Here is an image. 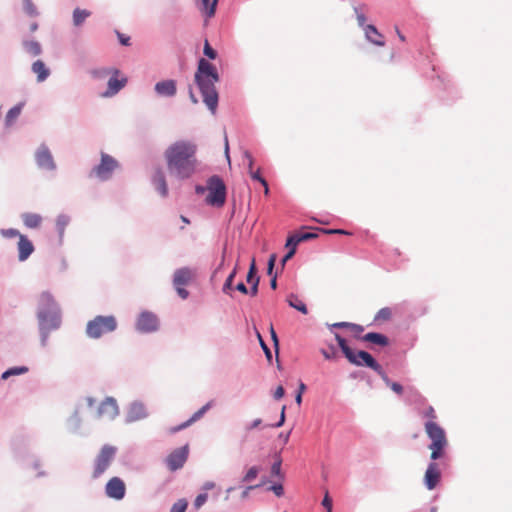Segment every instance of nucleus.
Listing matches in <instances>:
<instances>
[{
    "label": "nucleus",
    "instance_id": "f257e3e1",
    "mask_svg": "<svg viewBox=\"0 0 512 512\" xmlns=\"http://www.w3.org/2000/svg\"><path fill=\"white\" fill-rule=\"evenodd\" d=\"M197 145L190 140H178L167 147L164 158L171 177L177 180L191 178L198 165Z\"/></svg>",
    "mask_w": 512,
    "mask_h": 512
},
{
    "label": "nucleus",
    "instance_id": "f03ea898",
    "mask_svg": "<svg viewBox=\"0 0 512 512\" xmlns=\"http://www.w3.org/2000/svg\"><path fill=\"white\" fill-rule=\"evenodd\" d=\"M36 317L40 344L45 348L48 345L50 333L58 330L62 323L60 307L50 292L44 291L39 295Z\"/></svg>",
    "mask_w": 512,
    "mask_h": 512
},
{
    "label": "nucleus",
    "instance_id": "7ed1b4c3",
    "mask_svg": "<svg viewBox=\"0 0 512 512\" xmlns=\"http://www.w3.org/2000/svg\"><path fill=\"white\" fill-rule=\"evenodd\" d=\"M219 80L220 76L217 68L207 59L200 58L194 75V81L202 95L203 102L212 114H215L218 106L219 96L215 84Z\"/></svg>",
    "mask_w": 512,
    "mask_h": 512
},
{
    "label": "nucleus",
    "instance_id": "20e7f679",
    "mask_svg": "<svg viewBox=\"0 0 512 512\" xmlns=\"http://www.w3.org/2000/svg\"><path fill=\"white\" fill-rule=\"evenodd\" d=\"M335 339L345 358L353 365L359 367H368L374 370L378 375L382 374L383 368L377 360L367 351L359 350L355 352L339 333H335Z\"/></svg>",
    "mask_w": 512,
    "mask_h": 512
},
{
    "label": "nucleus",
    "instance_id": "39448f33",
    "mask_svg": "<svg viewBox=\"0 0 512 512\" xmlns=\"http://www.w3.org/2000/svg\"><path fill=\"white\" fill-rule=\"evenodd\" d=\"M425 431L431 439L429 449L431 452V460L436 461L443 455V450L447 445L445 431L434 421H427L425 423Z\"/></svg>",
    "mask_w": 512,
    "mask_h": 512
},
{
    "label": "nucleus",
    "instance_id": "423d86ee",
    "mask_svg": "<svg viewBox=\"0 0 512 512\" xmlns=\"http://www.w3.org/2000/svg\"><path fill=\"white\" fill-rule=\"evenodd\" d=\"M116 328L117 321L113 315H99L87 323L86 334L89 338L98 339L106 333L115 331Z\"/></svg>",
    "mask_w": 512,
    "mask_h": 512
},
{
    "label": "nucleus",
    "instance_id": "0eeeda50",
    "mask_svg": "<svg viewBox=\"0 0 512 512\" xmlns=\"http://www.w3.org/2000/svg\"><path fill=\"white\" fill-rule=\"evenodd\" d=\"M208 195L206 203L213 207H222L226 201V186L222 178L213 175L207 180Z\"/></svg>",
    "mask_w": 512,
    "mask_h": 512
},
{
    "label": "nucleus",
    "instance_id": "6e6552de",
    "mask_svg": "<svg viewBox=\"0 0 512 512\" xmlns=\"http://www.w3.org/2000/svg\"><path fill=\"white\" fill-rule=\"evenodd\" d=\"M118 162L112 156L102 152L101 161L89 173L90 178H97L100 181H107L112 177L114 170L117 168Z\"/></svg>",
    "mask_w": 512,
    "mask_h": 512
},
{
    "label": "nucleus",
    "instance_id": "1a4fd4ad",
    "mask_svg": "<svg viewBox=\"0 0 512 512\" xmlns=\"http://www.w3.org/2000/svg\"><path fill=\"white\" fill-rule=\"evenodd\" d=\"M116 452L117 448L108 444L101 448L95 459V466L93 471L94 478H98L108 469L111 462L115 458Z\"/></svg>",
    "mask_w": 512,
    "mask_h": 512
},
{
    "label": "nucleus",
    "instance_id": "9d476101",
    "mask_svg": "<svg viewBox=\"0 0 512 512\" xmlns=\"http://www.w3.org/2000/svg\"><path fill=\"white\" fill-rule=\"evenodd\" d=\"M135 328L142 334L156 332L159 329L158 317L150 311H143L137 317Z\"/></svg>",
    "mask_w": 512,
    "mask_h": 512
},
{
    "label": "nucleus",
    "instance_id": "9b49d317",
    "mask_svg": "<svg viewBox=\"0 0 512 512\" xmlns=\"http://www.w3.org/2000/svg\"><path fill=\"white\" fill-rule=\"evenodd\" d=\"M35 161L41 170L54 171L57 168L52 153L45 144H41L36 150Z\"/></svg>",
    "mask_w": 512,
    "mask_h": 512
},
{
    "label": "nucleus",
    "instance_id": "f8f14e48",
    "mask_svg": "<svg viewBox=\"0 0 512 512\" xmlns=\"http://www.w3.org/2000/svg\"><path fill=\"white\" fill-rule=\"evenodd\" d=\"M188 458V446L177 448L166 458V464L171 471H176L183 467Z\"/></svg>",
    "mask_w": 512,
    "mask_h": 512
},
{
    "label": "nucleus",
    "instance_id": "ddd939ff",
    "mask_svg": "<svg viewBox=\"0 0 512 512\" xmlns=\"http://www.w3.org/2000/svg\"><path fill=\"white\" fill-rule=\"evenodd\" d=\"M125 492V483L119 477L111 478L106 484L105 493L109 498L121 500L124 498Z\"/></svg>",
    "mask_w": 512,
    "mask_h": 512
},
{
    "label": "nucleus",
    "instance_id": "4468645a",
    "mask_svg": "<svg viewBox=\"0 0 512 512\" xmlns=\"http://www.w3.org/2000/svg\"><path fill=\"white\" fill-rule=\"evenodd\" d=\"M148 416L145 405L140 401L132 402L127 409L126 419L127 423L142 420Z\"/></svg>",
    "mask_w": 512,
    "mask_h": 512
},
{
    "label": "nucleus",
    "instance_id": "2eb2a0df",
    "mask_svg": "<svg viewBox=\"0 0 512 512\" xmlns=\"http://www.w3.org/2000/svg\"><path fill=\"white\" fill-rule=\"evenodd\" d=\"M154 91L159 97L172 98L177 93V82L174 79L159 81L155 84Z\"/></svg>",
    "mask_w": 512,
    "mask_h": 512
},
{
    "label": "nucleus",
    "instance_id": "dca6fc26",
    "mask_svg": "<svg viewBox=\"0 0 512 512\" xmlns=\"http://www.w3.org/2000/svg\"><path fill=\"white\" fill-rule=\"evenodd\" d=\"M441 478V472L438 468V464L432 461L428 464L424 475V484L428 490H433L439 483Z\"/></svg>",
    "mask_w": 512,
    "mask_h": 512
},
{
    "label": "nucleus",
    "instance_id": "f3484780",
    "mask_svg": "<svg viewBox=\"0 0 512 512\" xmlns=\"http://www.w3.org/2000/svg\"><path fill=\"white\" fill-rule=\"evenodd\" d=\"M34 252L33 243L25 235H20L18 241V259L23 262Z\"/></svg>",
    "mask_w": 512,
    "mask_h": 512
},
{
    "label": "nucleus",
    "instance_id": "a211bd4d",
    "mask_svg": "<svg viewBox=\"0 0 512 512\" xmlns=\"http://www.w3.org/2000/svg\"><path fill=\"white\" fill-rule=\"evenodd\" d=\"M246 282L251 285L250 287V295L256 296L258 293V287L260 282V277L258 276V271L255 263V259H252V262L250 264L247 276H246Z\"/></svg>",
    "mask_w": 512,
    "mask_h": 512
},
{
    "label": "nucleus",
    "instance_id": "6ab92c4d",
    "mask_svg": "<svg viewBox=\"0 0 512 512\" xmlns=\"http://www.w3.org/2000/svg\"><path fill=\"white\" fill-rule=\"evenodd\" d=\"M119 413L117 402L112 397H107L98 408V415H107L110 418H114Z\"/></svg>",
    "mask_w": 512,
    "mask_h": 512
},
{
    "label": "nucleus",
    "instance_id": "aec40b11",
    "mask_svg": "<svg viewBox=\"0 0 512 512\" xmlns=\"http://www.w3.org/2000/svg\"><path fill=\"white\" fill-rule=\"evenodd\" d=\"M193 277L192 270L188 267H182L175 270L173 275V286H184L187 285Z\"/></svg>",
    "mask_w": 512,
    "mask_h": 512
},
{
    "label": "nucleus",
    "instance_id": "412c9836",
    "mask_svg": "<svg viewBox=\"0 0 512 512\" xmlns=\"http://www.w3.org/2000/svg\"><path fill=\"white\" fill-rule=\"evenodd\" d=\"M364 33L367 41H369L370 43L376 46L385 45L384 36L378 31V29L374 25L367 24L366 27H364Z\"/></svg>",
    "mask_w": 512,
    "mask_h": 512
},
{
    "label": "nucleus",
    "instance_id": "4be33fe9",
    "mask_svg": "<svg viewBox=\"0 0 512 512\" xmlns=\"http://www.w3.org/2000/svg\"><path fill=\"white\" fill-rule=\"evenodd\" d=\"M153 185L156 191L162 196L166 197L168 195V186L166 182V177L164 172L161 169H157L152 178Z\"/></svg>",
    "mask_w": 512,
    "mask_h": 512
},
{
    "label": "nucleus",
    "instance_id": "5701e85b",
    "mask_svg": "<svg viewBox=\"0 0 512 512\" xmlns=\"http://www.w3.org/2000/svg\"><path fill=\"white\" fill-rule=\"evenodd\" d=\"M126 82V78L119 80L116 76L110 77L107 83V90L102 95L104 97H112L116 95L125 86Z\"/></svg>",
    "mask_w": 512,
    "mask_h": 512
},
{
    "label": "nucleus",
    "instance_id": "b1692460",
    "mask_svg": "<svg viewBox=\"0 0 512 512\" xmlns=\"http://www.w3.org/2000/svg\"><path fill=\"white\" fill-rule=\"evenodd\" d=\"M360 339L365 342H369L382 347H385L389 344L388 337L378 332H369L364 336L360 337Z\"/></svg>",
    "mask_w": 512,
    "mask_h": 512
},
{
    "label": "nucleus",
    "instance_id": "393cba45",
    "mask_svg": "<svg viewBox=\"0 0 512 512\" xmlns=\"http://www.w3.org/2000/svg\"><path fill=\"white\" fill-rule=\"evenodd\" d=\"M31 70L37 75L38 82H44L50 75L49 68L46 67L42 60H36L33 62Z\"/></svg>",
    "mask_w": 512,
    "mask_h": 512
},
{
    "label": "nucleus",
    "instance_id": "a878e982",
    "mask_svg": "<svg viewBox=\"0 0 512 512\" xmlns=\"http://www.w3.org/2000/svg\"><path fill=\"white\" fill-rule=\"evenodd\" d=\"M90 15L91 12L86 9L75 8L72 14L73 25L81 26Z\"/></svg>",
    "mask_w": 512,
    "mask_h": 512
},
{
    "label": "nucleus",
    "instance_id": "bb28decb",
    "mask_svg": "<svg viewBox=\"0 0 512 512\" xmlns=\"http://www.w3.org/2000/svg\"><path fill=\"white\" fill-rule=\"evenodd\" d=\"M22 220L26 227L37 228L41 224L42 217L36 213H24L22 214Z\"/></svg>",
    "mask_w": 512,
    "mask_h": 512
},
{
    "label": "nucleus",
    "instance_id": "cd10ccee",
    "mask_svg": "<svg viewBox=\"0 0 512 512\" xmlns=\"http://www.w3.org/2000/svg\"><path fill=\"white\" fill-rule=\"evenodd\" d=\"M23 47L25 51L32 56H38L42 53V47L40 43L35 40H24Z\"/></svg>",
    "mask_w": 512,
    "mask_h": 512
},
{
    "label": "nucleus",
    "instance_id": "c85d7f7f",
    "mask_svg": "<svg viewBox=\"0 0 512 512\" xmlns=\"http://www.w3.org/2000/svg\"><path fill=\"white\" fill-rule=\"evenodd\" d=\"M288 305L303 314H307L308 310L304 302H302L297 295L290 294L287 298Z\"/></svg>",
    "mask_w": 512,
    "mask_h": 512
},
{
    "label": "nucleus",
    "instance_id": "c756f323",
    "mask_svg": "<svg viewBox=\"0 0 512 512\" xmlns=\"http://www.w3.org/2000/svg\"><path fill=\"white\" fill-rule=\"evenodd\" d=\"M23 103H19L12 107L6 114L5 123L6 126H10L21 114Z\"/></svg>",
    "mask_w": 512,
    "mask_h": 512
},
{
    "label": "nucleus",
    "instance_id": "7c9ffc66",
    "mask_svg": "<svg viewBox=\"0 0 512 512\" xmlns=\"http://www.w3.org/2000/svg\"><path fill=\"white\" fill-rule=\"evenodd\" d=\"M28 367L26 366H15L7 369L5 372L2 373L1 379L7 380L11 376H17L22 375L28 372Z\"/></svg>",
    "mask_w": 512,
    "mask_h": 512
},
{
    "label": "nucleus",
    "instance_id": "2f4dec72",
    "mask_svg": "<svg viewBox=\"0 0 512 512\" xmlns=\"http://www.w3.org/2000/svg\"><path fill=\"white\" fill-rule=\"evenodd\" d=\"M384 383L392 389L396 394L401 395L403 393V386L397 382H392L386 372L383 370L382 374L379 375Z\"/></svg>",
    "mask_w": 512,
    "mask_h": 512
},
{
    "label": "nucleus",
    "instance_id": "473e14b6",
    "mask_svg": "<svg viewBox=\"0 0 512 512\" xmlns=\"http://www.w3.org/2000/svg\"><path fill=\"white\" fill-rule=\"evenodd\" d=\"M70 222V217L66 214L58 215L56 219V229L59 233V236L62 237L65 231L66 226Z\"/></svg>",
    "mask_w": 512,
    "mask_h": 512
},
{
    "label": "nucleus",
    "instance_id": "72a5a7b5",
    "mask_svg": "<svg viewBox=\"0 0 512 512\" xmlns=\"http://www.w3.org/2000/svg\"><path fill=\"white\" fill-rule=\"evenodd\" d=\"M236 273H237V268L235 267L232 270V272L228 275V277L226 278V280L223 284V287H222V292L224 294L232 296L231 290L233 289V281L236 276Z\"/></svg>",
    "mask_w": 512,
    "mask_h": 512
},
{
    "label": "nucleus",
    "instance_id": "f704fd0d",
    "mask_svg": "<svg viewBox=\"0 0 512 512\" xmlns=\"http://www.w3.org/2000/svg\"><path fill=\"white\" fill-rule=\"evenodd\" d=\"M260 470H261V467H259V466L250 467L248 469V471L246 472V474L244 475V477L242 478V482H251L258 476Z\"/></svg>",
    "mask_w": 512,
    "mask_h": 512
},
{
    "label": "nucleus",
    "instance_id": "c9c22d12",
    "mask_svg": "<svg viewBox=\"0 0 512 512\" xmlns=\"http://www.w3.org/2000/svg\"><path fill=\"white\" fill-rule=\"evenodd\" d=\"M23 10L31 17L37 16L38 11L32 0H23Z\"/></svg>",
    "mask_w": 512,
    "mask_h": 512
},
{
    "label": "nucleus",
    "instance_id": "e433bc0d",
    "mask_svg": "<svg viewBox=\"0 0 512 512\" xmlns=\"http://www.w3.org/2000/svg\"><path fill=\"white\" fill-rule=\"evenodd\" d=\"M391 316H392L391 309L388 307H384V308H381L377 312V314L374 317V321H380V320L386 321V320H389L391 318Z\"/></svg>",
    "mask_w": 512,
    "mask_h": 512
},
{
    "label": "nucleus",
    "instance_id": "4c0bfd02",
    "mask_svg": "<svg viewBox=\"0 0 512 512\" xmlns=\"http://www.w3.org/2000/svg\"><path fill=\"white\" fill-rule=\"evenodd\" d=\"M213 401H209L191 416V421L196 422L212 407Z\"/></svg>",
    "mask_w": 512,
    "mask_h": 512
},
{
    "label": "nucleus",
    "instance_id": "58836bf2",
    "mask_svg": "<svg viewBox=\"0 0 512 512\" xmlns=\"http://www.w3.org/2000/svg\"><path fill=\"white\" fill-rule=\"evenodd\" d=\"M81 419L78 415V412L75 411L74 414L69 418L68 425L70 429L75 432L80 428Z\"/></svg>",
    "mask_w": 512,
    "mask_h": 512
},
{
    "label": "nucleus",
    "instance_id": "ea45409f",
    "mask_svg": "<svg viewBox=\"0 0 512 512\" xmlns=\"http://www.w3.org/2000/svg\"><path fill=\"white\" fill-rule=\"evenodd\" d=\"M203 53L211 60L216 59L218 55L217 51L211 47L207 39L204 41Z\"/></svg>",
    "mask_w": 512,
    "mask_h": 512
},
{
    "label": "nucleus",
    "instance_id": "a19ab883",
    "mask_svg": "<svg viewBox=\"0 0 512 512\" xmlns=\"http://www.w3.org/2000/svg\"><path fill=\"white\" fill-rule=\"evenodd\" d=\"M256 335H257V338L259 340V343H260V346L267 358V360L270 362L272 360V352L270 350V348L268 347V345L265 343V341L263 340L261 334L256 331Z\"/></svg>",
    "mask_w": 512,
    "mask_h": 512
},
{
    "label": "nucleus",
    "instance_id": "79ce46f5",
    "mask_svg": "<svg viewBox=\"0 0 512 512\" xmlns=\"http://www.w3.org/2000/svg\"><path fill=\"white\" fill-rule=\"evenodd\" d=\"M188 503L185 499H179L177 502H175L170 512H185L187 509Z\"/></svg>",
    "mask_w": 512,
    "mask_h": 512
},
{
    "label": "nucleus",
    "instance_id": "37998d69",
    "mask_svg": "<svg viewBox=\"0 0 512 512\" xmlns=\"http://www.w3.org/2000/svg\"><path fill=\"white\" fill-rule=\"evenodd\" d=\"M271 476L276 477L279 481L284 480V474L281 471V466L278 462H274L271 466Z\"/></svg>",
    "mask_w": 512,
    "mask_h": 512
},
{
    "label": "nucleus",
    "instance_id": "c03bdc74",
    "mask_svg": "<svg viewBox=\"0 0 512 512\" xmlns=\"http://www.w3.org/2000/svg\"><path fill=\"white\" fill-rule=\"evenodd\" d=\"M250 176L253 180L260 182L265 187V193L269 191L267 181L260 175L259 171H251Z\"/></svg>",
    "mask_w": 512,
    "mask_h": 512
},
{
    "label": "nucleus",
    "instance_id": "a18cd8bd",
    "mask_svg": "<svg viewBox=\"0 0 512 512\" xmlns=\"http://www.w3.org/2000/svg\"><path fill=\"white\" fill-rule=\"evenodd\" d=\"M268 491H272L277 497H281L284 495L283 485L279 483H274L267 488Z\"/></svg>",
    "mask_w": 512,
    "mask_h": 512
},
{
    "label": "nucleus",
    "instance_id": "49530a36",
    "mask_svg": "<svg viewBox=\"0 0 512 512\" xmlns=\"http://www.w3.org/2000/svg\"><path fill=\"white\" fill-rule=\"evenodd\" d=\"M297 234L299 236L297 241L301 242L312 240L318 237V234L315 232H298Z\"/></svg>",
    "mask_w": 512,
    "mask_h": 512
},
{
    "label": "nucleus",
    "instance_id": "de8ad7c7",
    "mask_svg": "<svg viewBox=\"0 0 512 512\" xmlns=\"http://www.w3.org/2000/svg\"><path fill=\"white\" fill-rule=\"evenodd\" d=\"M0 233L5 238H13L16 236L20 238V235H22L17 229L14 228L1 229Z\"/></svg>",
    "mask_w": 512,
    "mask_h": 512
},
{
    "label": "nucleus",
    "instance_id": "09e8293b",
    "mask_svg": "<svg viewBox=\"0 0 512 512\" xmlns=\"http://www.w3.org/2000/svg\"><path fill=\"white\" fill-rule=\"evenodd\" d=\"M298 237H299V236H298V234H297V233H295V234H293V235L289 236V237L287 238V240H286V247H288L289 249L294 248V249L296 250V246H297L299 243H301V241H297Z\"/></svg>",
    "mask_w": 512,
    "mask_h": 512
},
{
    "label": "nucleus",
    "instance_id": "8fccbe9b",
    "mask_svg": "<svg viewBox=\"0 0 512 512\" xmlns=\"http://www.w3.org/2000/svg\"><path fill=\"white\" fill-rule=\"evenodd\" d=\"M276 260H277V255L276 254H271L270 257H269L268 263H267V274L269 276H273L274 275L273 271H274Z\"/></svg>",
    "mask_w": 512,
    "mask_h": 512
},
{
    "label": "nucleus",
    "instance_id": "3c124183",
    "mask_svg": "<svg viewBox=\"0 0 512 512\" xmlns=\"http://www.w3.org/2000/svg\"><path fill=\"white\" fill-rule=\"evenodd\" d=\"M207 498H208V496L206 493L199 494L194 501V507L196 509H199L200 507H202L205 504V502L207 501Z\"/></svg>",
    "mask_w": 512,
    "mask_h": 512
},
{
    "label": "nucleus",
    "instance_id": "603ef678",
    "mask_svg": "<svg viewBox=\"0 0 512 512\" xmlns=\"http://www.w3.org/2000/svg\"><path fill=\"white\" fill-rule=\"evenodd\" d=\"M321 504L326 509V512H332L333 503L328 492H326Z\"/></svg>",
    "mask_w": 512,
    "mask_h": 512
},
{
    "label": "nucleus",
    "instance_id": "864d4df0",
    "mask_svg": "<svg viewBox=\"0 0 512 512\" xmlns=\"http://www.w3.org/2000/svg\"><path fill=\"white\" fill-rule=\"evenodd\" d=\"M329 348H330L331 351H327L325 349L321 350L322 355L327 360L333 359L335 357V354H336V350H335V347L333 345H330Z\"/></svg>",
    "mask_w": 512,
    "mask_h": 512
},
{
    "label": "nucleus",
    "instance_id": "5fc2aeb1",
    "mask_svg": "<svg viewBox=\"0 0 512 512\" xmlns=\"http://www.w3.org/2000/svg\"><path fill=\"white\" fill-rule=\"evenodd\" d=\"M294 255H295V249L294 248L289 249V251L281 259V268L282 269L284 268L287 261L290 260Z\"/></svg>",
    "mask_w": 512,
    "mask_h": 512
},
{
    "label": "nucleus",
    "instance_id": "6e6d98bb",
    "mask_svg": "<svg viewBox=\"0 0 512 512\" xmlns=\"http://www.w3.org/2000/svg\"><path fill=\"white\" fill-rule=\"evenodd\" d=\"M423 416L429 418V421H433L436 418L434 408L432 406L427 407L423 412Z\"/></svg>",
    "mask_w": 512,
    "mask_h": 512
},
{
    "label": "nucleus",
    "instance_id": "4d7b16f0",
    "mask_svg": "<svg viewBox=\"0 0 512 512\" xmlns=\"http://www.w3.org/2000/svg\"><path fill=\"white\" fill-rule=\"evenodd\" d=\"M270 334H271V339L273 341V345L275 347V350H276V353H278V349H279V340H278V336L273 328V326L271 325L270 327Z\"/></svg>",
    "mask_w": 512,
    "mask_h": 512
},
{
    "label": "nucleus",
    "instance_id": "13d9d810",
    "mask_svg": "<svg viewBox=\"0 0 512 512\" xmlns=\"http://www.w3.org/2000/svg\"><path fill=\"white\" fill-rule=\"evenodd\" d=\"M270 334H271V339L273 341V345L275 347V350H276V353H278V349H279V340H278V336L273 328V326L271 325L270 327Z\"/></svg>",
    "mask_w": 512,
    "mask_h": 512
},
{
    "label": "nucleus",
    "instance_id": "bf43d9fd",
    "mask_svg": "<svg viewBox=\"0 0 512 512\" xmlns=\"http://www.w3.org/2000/svg\"><path fill=\"white\" fill-rule=\"evenodd\" d=\"M217 2L218 0H212V2H210L209 8H207V18H211L215 15Z\"/></svg>",
    "mask_w": 512,
    "mask_h": 512
},
{
    "label": "nucleus",
    "instance_id": "052dcab7",
    "mask_svg": "<svg viewBox=\"0 0 512 512\" xmlns=\"http://www.w3.org/2000/svg\"><path fill=\"white\" fill-rule=\"evenodd\" d=\"M117 36H118V39H119V42L124 45V46H129L130 45V37L129 36H126L120 32H117Z\"/></svg>",
    "mask_w": 512,
    "mask_h": 512
},
{
    "label": "nucleus",
    "instance_id": "680f3d73",
    "mask_svg": "<svg viewBox=\"0 0 512 512\" xmlns=\"http://www.w3.org/2000/svg\"><path fill=\"white\" fill-rule=\"evenodd\" d=\"M233 289L243 293V294H250V289L247 288V286L243 282H239Z\"/></svg>",
    "mask_w": 512,
    "mask_h": 512
},
{
    "label": "nucleus",
    "instance_id": "e2e57ef3",
    "mask_svg": "<svg viewBox=\"0 0 512 512\" xmlns=\"http://www.w3.org/2000/svg\"><path fill=\"white\" fill-rule=\"evenodd\" d=\"M349 329L356 333V337H359V334H361L364 331V327L362 325L355 323H351Z\"/></svg>",
    "mask_w": 512,
    "mask_h": 512
},
{
    "label": "nucleus",
    "instance_id": "0e129e2a",
    "mask_svg": "<svg viewBox=\"0 0 512 512\" xmlns=\"http://www.w3.org/2000/svg\"><path fill=\"white\" fill-rule=\"evenodd\" d=\"M285 394L284 388L280 385L276 388L273 397L275 400H280Z\"/></svg>",
    "mask_w": 512,
    "mask_h": 512
},
{
    "label": "nucleus",
    "instance_id": "69168bd1",
    "mask_svg": "<svg viewBox=\"0 0 512 512\" xmlns=\"http://www.w3.org/2000/svg\"><path fill=\"white\" fill-rule=\"evenodd\" d=\"M177 291V294L182 298V299H187L188 296H189V292L188 290H186L185 288H183L182 286H178V287H174Z\"/></svg>",
    "mask_w": 512,
    "mask_h": 512
},
{
    "label": "nucleus",
    "instance_id": "338daca9",
    "mask_svg": "<svg viewBox=\"0 0 512 512\" xmlns=\"http://www.w3.org/2000/svg\"><path fill=\"white\" fill-rule=\"evenodd\" d=\"M244 157L248 160V171L250 173L251 171H253V163H254L253 157L249 151L244 152Z\"/></svg>",
    "mask_w": 512,
    "mask_h": 512
},
{
    "label": "nucleus",
    "instance_id": "774afa93",
    "mask_svg": "<svg viewBox=\"0 0 512 512\" xmlns=\"http://www.w3.org/2000/svg\"><path fill=\"white\" fill-rule=\"evenodd\" d=\"M262 423V420L260 418H257L255 420H253L249 425L246 426V430L250 431V430H253L257 427H259V425Z\"/></svg>",
    "mask_w": 512,
    "mask_h": 512
}]
</instances>
